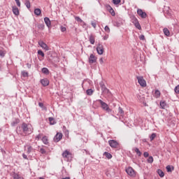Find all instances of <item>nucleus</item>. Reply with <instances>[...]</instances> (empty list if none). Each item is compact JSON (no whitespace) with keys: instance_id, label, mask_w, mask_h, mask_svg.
<instances>
[{"instance_id":"obj_1","label":"nucleus","mask_w":179,"mask_h":179,"mask_svg":"<svg viewBox=\"0 0 179 179\" xmlns=\"http://www.w3.org/2000/svg\"><path fill=\"white\" fill-rule=\"evenodd\" d=\"M16 132L22 136L30 135L31 134H33V127H31V124H30L23 122L21 126L17 127Z\"/></svg>"},{"instance_id":"obj_2","label":"nucleus","mask_w":179,"mask_h":179,"mask_svg":"<svg viewBox=\"0 0 179 179\" xmlns=\"http://www.w3.org/2000/svg\"><path fill=\"white\" fill-rule=\"evenodd\" d=\"M98 101L99 103H100L101 107L103 110H104V111H106V113H108L109 114L110 113H111L112 110L111 108H110V107H108V105L107 103H106L101 99H99Z\"/></svg>"},{"instance_id":"obj_3","label":"nucleus","mask_w":179,"mask_h":179,"mask_svg":"<svg viewBox=\"0 0 179 179\" xmlns=\"http://www.w3.org/2000/svg\"><path fill=\"white\" fill-rule=\"evenodd\" d=\"M137 80L141 87H146V80L142 76H137Z\"/></svg>"},{"instance_id":"obj_4","label":"nucleus","mask_w":179,"mask_h":179,"mask_svg":"<svg viewBox=\"0 0 179 179\" xmlns=\"http://www.w3.org/2000/svg\"><path fill=\"white\" fill-rule=\"evenodd\" d=\"M96 51L99 55H103V53L104 52V48L102 44H99L96 47Z\"/></svg>"},{"instance_id":"obj_5","label":"nucleus","mask_w":179,"mask_h":179,"mask_svg":"<svg viewBox=\"0 0 179 179\" xmlns=\"http://www.w3.org/2000/svg\"><path fill=\"white\" fill-rule=\"evenodd\" d=\"M137 14L138 16H141L142 19H146V16H148V14H146L142 9L140 8L137 10Z\"/></svg>"},{"instance_id":"obj_6","label":"nucleus","mask_w":179,"mask_h":179,"mask_svg":"<svg viewBox=\"0 0 179 179\" xmlns=\"http://www.w3.org/2000/svg\"><path fill=\"white\" fill-rule=\"evenodd\" d=\"M108 143L110 148H117L118 146V142H117V141L115 140H109Z\"/></svg>"},{"instance_id":"obj_7","label":"nucleus","mask_w":179,"mask_h":179,"mask_svg":"<svg viewBox=\"0 0 179 179\" xmlns=\"http://www.w3.org/2000/svg\"><path fill=\"white\" fill-rule=\"evenodd\" d=\"M38 45H40V47H41V48H43L45 51H48V50H50V48H48V45H47L43 41L38 42Z\"/></svg>"},{"instance_id":"obj_8","label":"nucleus","mask_w":179,"mask_h":179,"mask_svg":"<svg viewBox=\"0 0 179 179\" xmlns=\"http://www.w3.org/2000/svg\"><path fill=\"white\" fill-rule=\"evenodd\" d=\"M126 173L128 174V176H134L135 175V171H134V169L132 167H129L126 169Z\"/></svg>"},{"instance_id":"obj_9","label":"nucleus","mask_w":179,"mask_h":179,"mask_svg":"<svg viewBox=\"0 0 179 179\" xmlns=\"http://www.w3.org/2000/svg\"><path fill=\"white\" fill-rule=\"evenodd\" d=\"M97 58L96 57V56H94V55L91 54L90 57H89V63L90 64H94V62H96Z\"/></svg>"},{"instance_id":"obj_10","label":"nucleus","mask_w":179,"mask_h":179,"mask_svg":"<svg viewBox=\"0 0 179 179\" xmlns=\"http://www.w3.org/2000/svg\"><path fill=\"white\" fill-rule=\"evenodd\" d=\"M62 139V133H57L55 137H54V141L55 142H59Z\"/></svg>"},{"instance_id":"obj_11","label":"nucleus","mask_w":179,"mask_h":179,"mask_svg":"<svg viewBox=\"0 0 179 179\" xmlns=\"http://www.w3.org/2000/svg\"><path fill=\"white\" fill-rule=\"evenodd\" d=\"M41 83L44 87H45V86H48V85H50V80L47 78H43L41 80Z\"/></svg>"},{"instance_id":"obj_12","label":"nucleus","mask_w":179,"mask_h":179,"mask_svg":"<svg viewBox=\"0 0 179 179\" xmlns=\"http://www.w3.org/2000/svg\"><path fill=\"white\" fill-rule=\"evenodd\" d=\"M44 22H45L46 26H48V27H51V20H50V18L45 17L44 18Z\"/></svg>"},{"instance_id":"obj_13","label":"nucleus","mask_w":179,"mask_h":179,"mask_svg":"<svg viewBox=\"0 0 179 179\" xmlns=\"http://www.w3.org/2000/svg\"><path fill=\"white\" fill-rule=\"evenodd\" d=\"M25 147L27 148V153H28V155H30V153L34 150V148H33V147H31L30 145H27Z\"/></svg>"},{"instance_id":"obj_14","label":"nucleus","mask_w":179,"mask_h":179,"mask_svg":"<svg viewBox=\"0 0 179 179\" xmlns=\"http://www.w3.org/2000/svg\"><path fill=\"white\" fill-rule=\"evenodd\" d=\"M134 23L136 29H138V30H141V29H142V27H141V24H139V22H138V20L136 19Z\"/></svg>"},{"instance_id":"obj_15","label":"nucleus","mask_w":179,"mask_h":179,"mask_svg":"<svg viewBox=\"0 0 179 179\" xmlns=\"http://www.w3.org/2000/svg\"><path fill=\"white\" fill-rule=\"evenodd\" d=\"M19 122H20V120L14 119L13 120V122H11V125H12V127H16V125H17V124H19Z\"/></svg>"},{"instance_id":"obj_16","label":"nucleus","mask_w":179,"mask_h":179,"mask_svg":"<svg viewBox=\"0 0 179 179\" xmlns=\"http://www.w3.org/2000/svg\"><path fill=\"white\" fill-rule=\"evenodd\" d=\"M13 13H14L15 16H19V8L17 7H13Z\"/></svg>"},{"instance_id":"obj_17","label":"nucleus","mask_w":179,"mask_h":179,"mask_svg":"<svg viewBox=\"0 0 179 179\" xmlns=\"http://www.w3.org/2000/svg\"><path fill=\"white\" fill-rule=\"evenodd\" d=\"M163 32L165 34V36H166L167 37H169V36H170V31L169 30V29L164 28L163 29Z\"/></svg>"},{"instance_id":"obj_18","label":"nucleus","mask_w":179,"mask_h":179,"mask_svg":"<svg viewBox=\"0 0 179 179\" xmlns=\"http://www.w3.org/2000/svg\"><path fill=\"white\" fill-rule=\"evenodd\" d=\"M34 13L36 16H40V15H41V10L40 8H36L34 10Z\"/></svg>"},{"instance_id":"obj_19","label":"nucleus","mask_w":179,"mask_h":179,"mask_svg":"<svg viewBox=\"0 0 179 179\" xmlns=\"http://www.w3.org/2000/svg\"><path fill=\"white\" fill-rule=\"evenodd\" d=\"M103 156H106L107 159H113V155L110 154L109 152H105L103 153Z\"/></svg>"},{"instance_id":"obj_20","label":"nucleus","mask_w":179,"mask_h":179,"mask_svg":"<svg viewBox=\"0 0 179 179\" xmlns=\"http://www.w3.org/2000/svg\"><path fill=\"white\" fill-rule=\"evenodd\" d=\"M108 9H109V12L112 15V16H114L115 15V11H114V9H113L111 6H108Z\"/></svg>"},{"instance_id":"obj_21","label":"nucleus","mask_w":179,"mask_h":179,"mask_svg":"<svg viewBox=\"0 0 179 179\" xmlns=\"http://www.w3.org/2000/svg\"><path fill=\"white\" fill-rule=\"evenodd\" d=\"M42 72L45 74V75H48L50 73V70H48V69L43 67L42 69Z\"/></svg>"},{"instance_id":"obj_22","label":"nucleus","mask_w":179,"mask_h":179,"mask_svg":"<svg viewBox=\"0 0 179 179\" xmlns=\"http://www.w3.org/2000/svg\"><path fill=\"white\" fill-rule=\"evenodd\" d=\"M134 152H136V155H138L139 157L142 156V152H141V150H139V148H135Z\"/></svg>"},{"instance_id":"obj_23","label":"nucleus","mask_w":179,"mask_h":179,"mask_svg":"<svg viewBox=\"0 0 179 179\" xmlns=\"http://www.w3.org/2000/svg\"><path fill=\"white\" fill-rule=\"evenodd\" d=\"M160 91L159 90H156L155 92V96L157 98V99H159V97H160Z\"/></svg>"},{"instance_id":"obj_24","label":"nucleus","mask_w":179,"mask_h":179,"mask_svg":"<svg viewBox=\"0 0 179 179\" xmlns=\"http://www.w3.org/2000/svg\"><path fill=\"white\" fill-rule=\"evenodd\" d=\"M42 141L45 145H48V138H47V136H43L42 138Z\"/></svg>"},{"instance_id":"obj_25","label":"nucleus","mask_w":179,"mask_h":179,"mask_svg":"<svg viewBox=\"0 0 179 179\" xmlns=\"http://www.w3.org/2000/svg\"><path fill=\"white\" fill-rule=\"evenodd\" d=\"M48 120L50 122V125H55V120H54V117H49Z\"/></svg>"},{"instance_id":"obj_26","label":"nucleus","mask_w":179,"mask_h":179,"mask_svg":"<svg viewBox=\"0 0 179 179\" xmlns=\"http://www.w3.org/2000/svg\"><path fill=\"white\" fill-rule=\"evenodd\" d=\"M157 173L159 177H164V172H163V171H162L161 169H158Z\"/></svg>"},{"instance_id":"obj_27","label":"nucleus","mask_w":179,"mask_h":179,"mask_svg":"<svg viewBox=\"0 0 179 179\" xmlns=\"http://www.w3.org/2000/svg\"><path fill=\"white\" fill-rule=\"evenodd\" d=\"M89 40H90V43H91V44H94V36H93V35H91L90 36V38H89Z\"/></svg>"},{"instance_id":"obj_28","label":"nucleus","mask_w":179,"mask_h":179,"mask_svg":"<svg viewBox=\"0 0 179 179\" xmlns=\"http://www.w3.org/2000/svg\"><path fill=\"white\" fill-rule=\"evenodd\" d=\"M93 92H94L93 90L88 89V90H87L86 93H87V96H92V94H93Z\"/></svg>"},{"instance_id":"obj_29","label":"nucleus","mask_w":179,"mask_h":179,"mask_svg":"<svg viewBox=\"0 0 179 179\" xmlns=\"http://www.w3.org/2000/svg\"><path fill=\"white\" fill-rule=\"evenodd\" d=\"M13 178L14 179H23V177L20 176V175H19L17 173H15L13 175Z\"/></svg>"},{"instance_id":"obj_30","label":"nucleus","mask_w":179,"mask_h":179,"mask_svg":"<svg viewBox=\"0 0 179 179\" xmlns=\"http://www.w3.org/2000/svg\"><path fill=\"white\" fill-rule=\"evenodd\" d=\"M22 76L23 78H29V73L26 71H22Z\"/></svg>"},{"instance_id":"obj_31","label":"nucleus","mask_w":179,"mask_h":179,"mask_svg":"<svg viewBox=\"0 0 179 179\" xmlns=\"http://www.w3.org/2000/svg\"><path fill=\"white\" fill-rule=\"evenodd\" d=\"M63 157H68L69 156V152L68 150H66L62 153Z\"/></svg>"},{"instance_id":"obj_32","label":"nucleus","mask_w":179,"mask_h":179,"mask_svg":"<svg viewBox=\"0 0 179 179\" xmlns=\"http://www.w3.org/2000/svg\"><path fill=\"white\" fill-rule=\"evenodd\" d=\"M147 162H148V163H150V164L153 163V157L150 156V157H148Z\"/></svg>"},{"instance_id":"obj_33","label":"nucleus","mask_w":179,"mask_h":179,"mask_svg":"<svg viewBox=\"0 0 179 179\" xmlns=\"http://www.w3.org/2000/svg\"><path fill=\"white\" fill-rule=\"evenodd\" d=\"M166 106V101H161L160 102V106L162 107V108H164Z\"/></svg>"},{"instance_id":"obj_34","label":"nucleus","mask_w":179,"mask_h":179,"mask_svg":"<svg viewBox=\"0 0 179 179\" xmlns=\"http://www.w3.org/2000/svg\"><path fill=\"white\" fill-rule=\"evenodd\" d=\"M166 170L168 173H171L173 171V169H171V166L170 165L166 166Z\"/></svg>"},{"instance_id":"obj_35","label":"nucleus","mask_w":179,"mask_h":179,"mask_svg":"<svg viewBox=\"0 0 179 179\" xmlns=\"http://www.w3.org/2000/svg\"><path fill=\"white\" fill-rule=\"evenodd\" d=\"M114 5H119L121 3V0H113Z\"/></svg>"},{"instance_id":"obj_36","label":"nucleus","mask_w":179,"mask_h":179,"mask_svg":"<svg viewBox=\"0 0 179 179\" xmlns=\"http://www.w3.org/2000/svg\"><path fill=\"white\" fill-rule=\"evenodd\" d=\"M39 152L41 153V155H46L47 154V151H45L44 150V148H41Z\"/></svg>"},{"instance_id":"obj_37","label":"nucleus","mask_w":179,"mask_h":179,"mask_svg":"<svg viewBox=\"0 0 179 179\" xmlns=\"http://www.w3.org/2000/svg\"><path fill=\"white\" fill-rule=\"evenodd\" d=\"M118 111H119V113H120L122 115H124V110H122V108L119 107Z\"/></svg>"},{"instance_id":"obj_38","label":"nucleus","mask_w":179,"mask_h":179,"mask_svg":"<svg viewBox=\"0 0 179 179\" xmlns=\"http://www.w3.org/2000/svg\"><path fill=\"white\" fill-rule=\"evenodd\" d=\"M174 91H175V93L179 94V85L175 87Z\"/></svg>"},{"instance_id":"obj_39","label":"nucleus","mask_w":179,"mask_h":179,"mask_svg":"<svg viewBox=\"0 0 179 179\" xmlns=\"http://www.w3.org/2000/svg\"><path fill=\"white\" fill-rule=\"evenodd\" d=\"M150 138L151 141H153V139H155V138H156V134H155V133L152 134Z\"/></svg>"},{"instance_id":"obj_40","label":"nucleus","mask_w":179,"mask_h":179,"mask_svg":"<svg viewBox=\"0 0 179 179\" xmlns=\"http://www.w3.org/2000/svg\"><path fill=\"white\" fill-rule=\"evenodd\" d=\"M75 19L77 22H80V23H82V22H83V20H82V19L79 17H76Z\"/></svg>"},{"instance_id":"obj_41","label":"nucleus","mask_w":179,"mask_h":179,"mask_svg":"<svg viewBox=\"0 0 179 179\" xmlns=\"http://www.w3.org/2000/svg\"><path fill=\"white\" fill-rule=\"evenodd\" d=\"M105 31H106V33H110V27H108V26H106L104 28Z\"/></svg>"},{"instance_id":"obj_42","label":"nucleus","mask_w":179,"mask_h":179,"mask_svg":"<svg viewBox=\"0 0 179 179\" xmlns=\"http://www.w3.org/2000/svg\"><path fill=\"white\" fill-rule=\"evenodd\" d=\"M38 55H41L43 57H44V52H42V50H38Z\"/></svg>"},{"instance_id":"obj_43","label":"nucleus","mask_w":179,"mask_h":179,"mask_svg":"<svg viewBox=\"0 0 179 179\" xmlns=\"http://www.w3.org/2000/svg\"><path fill=\"white\" fill-rule=\"evenodd\" d=\"M25 5L28 9H30V1H26Z\"/></svg>"},{"instance_id":"obj_44","label":"nucleus","mask_w":179,"mask_h":179,"mask_svg":"<svg viewBox=\"0 0 179 179\" xmlns=\"http://www.w3.org/2000/svg\"><path fill=\"white\" fill-rule=\"evenodd\" d=\"M143 156H144V157H149V152H145L143 153Z\"/></svg>"},{"instance_id":"obj_45","label":"nucleus","mask_w":179,"mask_h":179,"mask_svg":"<svg viewBox=\"0 0 179 179\" xmlns=\"http://www.w3.org/2000/svg\"><path fill=\"white\" fill-rule=\"evenodd\" d=\"M91 24L92 27H94V29H96V26H97V24H96V22H92Z\"/></svg>"},{"instance_id":"obj_46","label":"nucleus","mask_w":179,"mask_h":179,"mask_svg":"<svg viewBox=\"0 0 179 179\" xmlns=\"http://www.w3.org/2000/svg\"><path fill=\"white\" fill-rule=\"evenodd\" d=\"M61 31H62V32L66 31V28L64 27H61Z\"/></svg>"},{"instance_id":"obj_47","label":"nucleus","mask_w":179,"mask_h":179,"mask_svg":"<svg viewBox=\"0 0 179 179\" xmlns=\"http://www.w3.org/2000/svg\"><path fill=\"white\" fill-rule=\"evenodd\" d=\"M0 57H5V52H3L2 50H0Z\"/></svg>"},{"instance_id":"obj_48","label":"nucleus","mask_w":179,"mask_h":179,"mask_svg":"<svg viewBox=\"0 0 179 179\" xmlns=\"http://www.w3.org/2000/svg\"><path fill=\"white\" fill-rule=\"evenodd\" d=\"M38 106L39 107H41V108H43L44 107V103H41V102H39L38 103Z\"/></svg>"},{"instance_id":"obj_49","label":"nucleus","mask_w":179,"mask_h":179,"mask_svg":"<svg viewBox=\"0 0 179 179\" xmlns=\"http://www.w3.org/2000/svg\"><path fill=\"white\" fill-rule=\"evenodd\" d=\"M15 2H16V3H17V5L19 7H20V1H19V0H15Z\"/></svg>"},{"instance_id":"obj_50","label":"nucleus","mask_w":179,"mask_h":179,"mask_svg":"<svg viewBox=\"0 0 179 179\" xmlns=\"http://www.w3.org/2000/svg\"><path fill=\"white\" fill-rule=\"evenodd\" d=\"M22 157L23 159H25L26 160H27V155H26V154H22Z\"/></svg>"},{"instance_id":"obj_51","label":"nucleus","mask_w":179,"mask_h":179,"mask_svg":"<svg viewBox=\"0 0 179 179\" xmlns=\"http://www.w3.org/2000/svg\"><path fill=\"white\" fill-rule=\"evenodd\" d=\"M140 40H145V36L144 35L140 36Z\"/></svg>"},{"instance_id":"obj_52","label":"nucleus","mask_w":179,"mask_h":179,"mask_svg":"<svg viewBox=\"0 0 179 179\" xmlns=\"http://www.w3.org/2000/svg\"><path fill=\"white\" fill-rule=\"evenodd\" d=\"M27 68H29V69H30V68H31V64L27 63Z\"/></svg>"},{"instance_id":"obj_53","label":"nucleus","mask_w":179,"mask_h":179,"mask_svg":"<svg viewBox=\"0 0 179 179\" xmlns=\"http://www.w3.org/2000/svg\"><path fill=\"white\" fill-rule=\"evenodd\" d=\"M108 38V35L103 36V40H107Z\"/></svg>"},{"instance_id":"obj_54","label":"nucleus","mask_w":179,"mask_h":179,"mask_svg":"<svg viewBox=\"0 0 179 179\" xmlns=\"http://www.w3.org/2000/svg\"><path fill=\"white\" fill-rule=\"evenodd\" d=\"M41 137L40 136V135H38V136H37L36 137V139H37L38 141V139H40Z\"/></svg>"},{"instance_id":"obj_55","label":"nucleus","mask_w":179,"mask_h":179,"mask_svg":"<svg viewBox=\"0 0 179 179\" xmlns=\"http://www.w3.org/2000/svg\"><path fill=\"white\" fill-rule=\"evenodd\" d=\"M40 27H41V29H44V24H41Z\"/></svg>"},{"instance_id":"obj_56","label":"nucleus","mask_w":179,"mask_h":179,"mask_svg":"<svg viewBox=\"0 0 179 179\" xmlns=\"http://www.w3.org/2000/svg\"><path fill=\"white\" fill-rule=\"evenodd\" d=\"M100 62H101V64H103V59L102 58L100 59Z\"/></svg>"},{"instance_id":"obj_57","label":"nucleus","mask_w":179,"mask_h":179,"mask_svg":"<svg viewBox=\"0 0 179 179\" xmlns=\"http://www.w3.org/2000/svg\"><path fill=\"white\" fill-rule=\"evenodd\" d=\"M56 62H59V59L57 58Z\"/></svg>"},{"instance_id":"obj_58","label":"nucleus","mask_w":179,"mask_h":179,"mask_svg":"<svg viewBox=\"0 0 179 179\" xmlns=\"http://www.w3.org/2000/svg\"><path fill=\"white\" fill-rule=\"evenodd\" d=\"M172 170H174V167L172 166Z\"/></svg>"}]
</instances>
